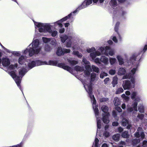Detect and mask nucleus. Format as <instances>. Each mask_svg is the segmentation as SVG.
Returning a JSON list of instances; mask_svg holds the SVG:
<instances>
[{
  "instance_id": "nucleus-1",
  "label": "nucleus",
  "mask_w": 147,
  "mask_h": 147,
  "mask_svg": "<svg viewBox=\"0 0 147 147\" xmlns=\"http://www.w3.org/2000/svg\"><path fill=\"white\" fill-rule=\"evenodd\" d=\"M96 76V74L94 73H92L91 74L90 82H89L88 83L87 82H84L83 83V85L85 89L88 93L90 96L97 119V128L98 129H100L101 128V121L98 117L99 112L98 108V106L96 105V101L94 95H92V83H91V82H93Z\"/></svg>"
},
{
  "instance_id": "nucleus-2",
  "label": "nucleus",
  "mask_w": 147,
  "mask_h": 147,
  "mask_svg": "<svg viewBox=\"0 0 147 147\" xmlns=\"http://www.w3.org/2000/svg\"><path fill=\"white\" fill-rule=\"evenodd\" d=\"M134 67L131 70L130 72L126 74V75L123 76L122 79H129L130 81L125 80L123 81L122 86L124 90H129L131 88H134V87L135 83V78L134 75L137 70L139 66V63L137 62L134 64Z\"/></svg>"
},
{
  "instance_id": "nucleus-3",
  "label": "nucleus",
  "mask_w": 147,
  "mask_h": 147,
  "mask_svg": "<svg viewBox=\"0 0 147 147\" xmlns=\"http://www.w3.org/2000/svg\"><path fill=\"white\" fill-rule=\"evenodd\" d=\"M41 49L40 45L39 40L37 39H33L32 43L28 47L24 50L22 51L25 55L28 54L29 56L31 57L34 54H37L39 53Z\"/></svg>"
},
{
  "instance_id": "nucleus-4",
  "label": "nucleus",
  "mask_w": 147,
  "mask_h": 147,
  "mask_svg": "<svg viewBox=\"0 0 147 147\" xmlns=\"http://www.w3.org/2000/svg\"><path fill=\"white\" fill-rule=\"evenodd\" d=\"M36 28H38V31L40 32H48L51 34V36L55 37L57 34L56 30H52L51 29L52 26L49 23H43L41 22H38L33 21Z\"/></svg>"
},
{
  "instance_id": "nucleus-5",
  "label": "nucleus",
  "mask_w": 147,
  "mask_h": 147,
  "mask_svg": "<svg viewBox=\"0 0 147 147\" xmlns=\"http://www.w3.org/2000/svg\"><path fill=\"white\" fill-rule=\"evenodd\" d=\"M33 63H35V65H37V66L45 65L57 66L61 67L71 73V68L68 65H65L64 63H57V62L56 61L50 60L47 62L45 61H43L40 60H37L36 62H34Z\"/></svg>"
},
{
  "instance_id": "nucleus-6",
  "label": "nucleus",
  "mask_w": 147,
  "mask_h": 147,
  "mask_svg": "<svg viewBox=\"0 0 147 147\" xmlns=\"http://www.w3.org/2000/svg\"><path fill=\"white\" fill-rule=\"evenodd\" d=\"M30 69L28 67H23L19 70V76H16L13 71H10L9 73L10 75L15 80L17 86L20 89V84L22 77L26 74L28 71Z\"/></svg>"
},
{
  "instance_id": "nucleus-7",
  "label": "nucleus",
  "mask_w": 147,
  "mask_h": 147,
  "mask_svg": "<svg viewBox=\"0 0 147 147\" xmlns=\"http://www.w3.org/2000/svg\"><path fill=\"white\" fill-rule=\"evenodd\" d=\"M138 92L136 91H133L131 94V98L132 99L134 100L132 104V107L127 106V110L129 112H131L134 110L135 111L132 114L133 116L135 113L138 111L137 106L138 102H139L140 100V97L138 96Z\"/></svg>"
},
{
  "instance_id": "nucleus-8",
  "label": "nucleus",
  "mask_w": 147,
  "mask_h": 147,
  "mask_svg": "<svg viewBox=\"0 0 147 147\" xmlns=\"http://www.w3.org/2000/svg\"><path fill=\"white\" fill-rule=\"evenodd\" d=\"M37 60H30L27 58L26 57L23 55H21L18 59V62L23 67H28V68L31 69L34 67L37 66V65L34 63V62H35Z\"/></svg>"
},
{
  "instance_id": "nucleus-9",
  "label": "nucleus",
  "mask_w": 147,
  "mask_h": 147,
  "mask_svg": "<svg viewBox=\"0 0 147 147\" xmlns=\"http://www.w3.org/2000/svg\"><path fill=\"white\" fill-rule=\"evenodd\" d=\"M101 55V53L98 51H96L95 52L91 53L90 54V57L94 62L96 63H100L101 62L103 63L105 65H107L108 64V58L104 56H102L100 59L97 58L95 59L96 57L99 56Z\"/></svg>"
},
{
  "instance_id": "nucleus-10",
  "label": "nucleus",
  "mask_w": 147,
  "mask_h": 147,
  "mask_svg": "<svg viewBox=\"0 0 147 147\" xmlns=\"http://www.w3.org/2000/svg\"><path fill=\"white\" fill-rule=\"evenodd\" d=\"M2 63L4 68H6L7 70H15L17 69L18 67V65L17 64L11 65L9 66L10 64V61L9 59L7 58H3Z\"/></svg>"
},
{
  "instance_id": "nucleus-11",
  "label": "nucleus",
  "mask_w": 147,
  "mask_h": 147,
  "mask_svg": "<svg viewBox=\"0 0 147 147\" xmlns=\"http://www.w3.org/2000/svg\"><path fill=\"white\" fill-rule=\"evenodd\" d=\"M104 1V0H85L78 7L77 9L81 10L86 8L92 4V2L94 3H96L98 2L100 4H102Z\"/></svg>"
},
{
  "instance_id": "nucleus-12",
  "label": "nucleus",
  "mask_w": 147,
  "mask_h": 147,
  "mask_svg": "<svg viewBox=\"0 0 147 147\" xmlns=\"http://www.w3.org/2000/svg\"><path fill=\"white\" fill-rule=\"evenodd\" d=\"M98 50L101 53L103 54H104L107 56L109 55L111 56H113L115 54V52L113 50H111L109 47L106 46L105 47H101Z\"/></svg>"
},
{
  "instance_id": "nucleus-13",
  "label": "nucleus",
  "mask_w": 147,
  "mask_h": 147,
  "mask_svg": "<svg viewBox=\"0 0 147 147\" xmlns=\"http://www.w3.org/2000/svg\"><path fill=\"white\" fill-rule=\"evenodd\" d=\"M68 18V16H66L60 20H59L56 22L52 23V24H53V26H54V28L57 27V26H58L59 28H61L63 27V25L61 23L66 21Z\"/></svg>"
},
{
  "instance_id": "nucleus-14",
  "label": "nucleus",
  "mask_w": 147,
  "mask_h": 147,
  "mask_svg": "<svg viewBox=\"0 0 147 147\" xmlns=\"http://www.w3.org/2000/svg\"><path fill=\"white\" fill-rule=\"evenodd\" d=\"M141 128L139 127L137 131L134 134V136L136 138H139L140 137L142 139H144L145 137L144 133L141 130Z\"/></svg>"
},
{
  "instance_id": "nucleus-15",
  "label": "nucleus",
  "mask_w": 147,
  "mask_h": 147,
  "mask_svg": "<svg viewBox=\"0 0 147 147\" xmlns=\"http://www.w3.org/2000/svg\"><path fill=\"white\" fill-rule=\"evenodd\" d=\"M86 70L84 71L86 76H89L90 72L92 71V69L90 64L86 65L85 66Z\"/></svg>"
},
{
  "instance_id": "nucleus-16",
  "label": "nucleus",
  "mask_w": 147,
  "mask_h": 147,
  "mask_svg": "<svg viewBox=\"0 0 147 147\" xmlns=\"http://www.w3.org/2000/svg\"><path fill=\"white\" fill-rule=\"evenodd\" d=\"M73 40V37L72 36H69L68 40L66 42V47L67 48H70L71 47Z\"/></svg>"
},
{
  "instance_id": "nucleus-17",
  "label": "nucleus",
  "mask_w": 147,
  "mask_h": 147,
  "mask_svg": "<svg viewBox=\"0 0 147 147\" xmlns=\"http://www.w3.org/2000/svg\"><path fill=\"white\" fill-rule=\"evenodd\" d=\"M109 113L103 115L102 120L104 123L107 124L110 121L109 118Z\"/></svg>"
},
{
  "instance_id": "nucleus-18",
  "label": "nucleus",
  "mask_w": 147,
  "mask_h": 147,
  "mask_svg": "<svg viewBox=\"0 0 147 147\" xmlns=\"http://www.w3.org/2000/svg\"><path fill=\"white\" fill-rule=\"evenodd\" d=\"M140 53H136L134 54L131 57V60L136 61L137 60H140V56H139Z\"/></svg>"
},
{
  "instance_id": "nucleus-19",
  "label": "nucleus",
  "mask_w": 147,
  "mask_h": 147,
  "mask_svg": "<svg viewBox=\"0 0 147 147\" xmlns=\"http://www.w3.org/2000/svg\"><path fill=\"white\" fill-rule=\"evenodd\" d=\"M116 58L118 61L119 65H122L124 64V59L121 55H117Z\"/></svg>"
},
{
  "instance_id": "nucleus-20",
  "label": "nucleus",
  "mask_w": 147,
  "mask_h": 147,
  "mask_svg": "<svg viewBox=\"0 0 147 147\" xmlns=\"http://www.w3.org/2000/svg\"><path fill=\"white\" fill-rule=\"evenodd\" d=\"M109 4L113 9H116L117 8V5L116 0H111Z\"/></svg>"
},
{
  "instance_id": "nucleus-21",
  "label": "nucleus",
  "mask_w": 147,
  "mask_h": 147,
  "mask_svg": "<svg viewBox=\"0 0 147 147\" xmlns=\"http://www.w3.org/2000/svg\"><path fill=\"white\" fill-rule=\"evenodd\" d=\"M56 54L58 56H61L63 55V48L61 47H59L56 51Z\"/></svg>"
},
{
  "instance_id": "nucleus-22",
  "label": "nucleus",
  "mask_w": 147,
  "mask_h": 147,
  "mask_svg": "<svg viewBox=\"0 0 147 147\" xmlns=\"http://www.w3.org/2000/svg\"><path fill=\"white\" fill-rule=\"evenodd\" d=\"M101 109L102 111L105 114L109 113L108 112V108L107 106L103 105L101 107Z\"/></svg>"
},
{
  "instance_id": "nucleus-23",
  "label": "nucleus",
  "mask_w": 147,
  "mask_h": 147,
  "mask_svg": "<svg viewBox=\"0 0 147 147\" xmlns=\"http://www.w3.org/2000/svg\"><path fill=\"white\" fill-rule=\"evenodd\" d=\"M126 70L124 68L121 67L119 68L118 70V74L119 75H124L125 73Z\"/></svg>"
},
{
  "instance_id": "nucleus-24",
  "label": "nucleus",
  "mask_w": 147,
  "mask_h": 147,
  "mask_svg": "<svg viewBox=\"0 0 147 147\" xmlns=\"http://www.w3.org/2000/svg\"><path fill=\"white\" fill-rule=\"evenodd\" d=\"M67 60L70 64L72 65H76L78 63V61L74 60L71 59H67Z\"/></svg>"
},
{
  "instance_id": "nucleus-25",
  "label": "nucleus",
  "mask_w": 147,
  "mask_h": 147,
  "mask_svg": "<svg viewBox=\"0 0 147 147\" xmlns=\"http://www.w3.org/2000/svg\"><path fill=\"white\" fill-rule=\"evenodd\" d=\"M118 78L117 76H115L113 78V81L111 83L113 84V87H115V85L118 84Z\"/></svg>"
},
{
  "instance_id": "nucleus-26",
  "label": "nucleus",
  "mask_w": 147,
  "mask_h": 147,
  "mask_svg": "<svg viewBox=\"0 0 147 147\" xmlns=\"http://www.w3.org/2000/svg\"><path fill=\"white\" fill-rule=\"evenodd\" d=\"M69 38V36H67L66 35H63L60 37L61 41L63 43H64L65 41L68 40Z\"/></svg>"
},
{
  "instance_id": "nucleus-27",
  "label": "nucleus",
  "mask_w": 147,
  "mask_h": 147,
  "mask_svg": "<svg viewBox=\"0 0 147 147\" xmlns=\"http://www.w3.org/2000/svg\"><path fill=\"white\" fill-rule=\"evenodd\" d=\"M74 69L76 71L82 72L84 70V67H80L77 65L75 67Z\"/></svg>"
},
{
  "instance_id": "nucleus-28",
  "label": "nucleus",
  "mask_w": 147,
  "mask_h": 147,
  "mask_svg": "<svg viewBox=\"0 0 147 147\" xmlns=\"http://www.w3.org/2000/svg\"><path fill=\"white\" fill-rule=\"evenodd\" d=\"M144 115L143 114L139 113L137 116V117L136 119V121H139V120L142 121L144 117Z\"/></svg>"
},
{
  "instance_id": "nucleus-29",
  "label": "nucleus",
  "mask_w": 147,
  "mask_h": 147,
  "mask_svg": "<svg viewBox=\"0 0 147 147\" xmlns=\"http://www.w3.org/2000/svg\"><path fill=\"white\" fill-rule=\"evenodd\" d=\"M73 54L74 55L77 56L78 57L81 58L82 56V54L79 53L78 51H74L73 52Z\"/></svg>"
},
{
  "instance_id": "nucleus-30",
  "label": "nucleus",
  "mask_w": 147,
  "mask_h": 147,
  "mask_svg": "<svg viewBox=\"0 0 147 147\" xmlns=\"http://www.w3.org/2000/svg\"><path fill=\"white\" fill-rule=\"evenodd\" d=\"M113 102L115 106H118L120 104L119 99L117 97L115 98Z\"/></svg>"
},
{
  "instance_id": "nucleus-31",
  "label": "nucleus",
  "mask_w": 147,
  "mask_h": 147,
  "mask_svg": "<svg viewBox=\"0 0 147 147\" xmlns=\"http://www.w3.org/2000/svg\"><path fill=\"white\" fill-rule=\"evenodd\" d=\"M80 10L78 9L77 8L74 11L71 12L67 16L68 17V18H71V17L75 16L76 15V13L78 12V11Z\"/></svg>"
},
{
  "instance_id": "nucleus-32",
  "label": "nucleus",
  "mask_w": 147,
  "mask_h": 147,
  "mask_svg": "<svg viewBox=\"0 0 147 147\" xmlns=\"http://www.w3.org/2000/svg\"><path fill=\"white\" fill-rule=\"evenodd\" d=\"M138 110L141 113H144L143 106L142 104H140L138 105Z\"/></svg>"
},
{
  "instance_id": "nucleus-33",
  "label": "nucleus",
  "mask_w": 147,
  "mask_h": 147,
  "mask_svg": "<svg viewBox=\"0 0 147 147\" xmlns=\"http://www.w3.org/2000/svg\"><path fill=\"white\" fill-rule=\"evenodd\" d=\"M120 137V135L119 134L113 135V139L115 141H118L119 140Z\"/></svg>"
},
{
  "instance_id": "nucleus-34",
  "label": "nucleus",
  "mask_w": 147,
  "mask_h": 147,
  "mask_svg": "<svg viewBox=\"0 0 147 147\" xmlns=\"http://www.w3.org/2000/svg\"><path fill=\"white\" fill-rule=\"evenodd\" d=\"M109 61L111 65H113L115 64L116 61V59L115 58L110 57Z\"/></svg>"
},
{
  "instance_id": "nucleus-35",
  "label": "nucleus",
  "mask_w": 147,
  "mask_h": 147,
  "mask_svg": "<svg viewBox=\"0 0 147 147\" xmlns=\"http://www.w3.org/2000/svg\"><path fill=\"white\" fill-rule=\"evenodd\" d=\"M91 68L94 71L97 73H98L99 72V69L96 66H95V65H92L91 66Z\"/></svg>"
},
{
  "instance_id": "nucleus-36",
  "label": "nucleus",
  "mask_w": 147,
  "mask_h": 147,
  "mask_svg": "<svg viewBox=\"0 0 147 147\" xmlns=\"http://www.w3.org/2000/svg\"><path fill=\"white\" fill-rule=\"evenodd\" d=\"M140 140L139 139H134L132 141V144L134 146L136 145L138 143L140 142Z\"/></svg>"
},
{
  "instance_id": "nucleus-37",
  "label": "nucleus",
  "mask_w": 147,
  "mask_h": 147,
  "mask_svg": "<svg viewBox=\"0 0 147 147\" xmlns=\"http://www.w3.org/2000/svg\"><path fill=\"white\" fill-rule=\"evenodd\" d=\"M51 38H48L46 37H43L42 38V40L43 42L45 43H47L51 40Z\"/></svg>"
},
{
  "instance_id": "nucleus-38",
  "label": "nucleus",
  "mask_w": 147,
  "mask_h": 147,
  "mask_svg": "<svg viewBox=\"0 0 147 147\" xmlns=\"http://www.w3.org/2000/svg\"><path fill=\"white\" fill-rule=\"evenodd\" d=\"M128 123V121L127 119H123L122 121V124L123 126H126Z\"/></svg>"
},
{
  "instance_id": "nucleus-39",
  "label": "nucleus",
  "mask_w": 147,
  "mask_h": 147,
  "mask_svg": "<svg viewBox=\"0 0 147 147\" xmlns=\"http://www.w3.org/2000/svg\"><path fill=\"white\" fill-rule=\"evenodd\" d=\"M122 136L124 138H127L128 136V131H125L122 134Z\"/></svg>"
},
{
  "instance_id": "nucleus-40",
  "label": "nucleus",
  "mask_w": 147,
  "mask_h": 147,
  "mask_svg": "<svg viewBox=\"0 0 147 147\" xmlns=\"http://www.w3.org/2000/svg\"><path fill=\"white\" fill-rule=\"evenodd\" d=\"M123 91V90L122 88H119L116 92V94H120Z\"/></svg>"
},
{
  "instance_id": "nucleus-41",
  "label": "nucleus",
  "mask_w": 147,
  "mask_h": 147,
  "mask_svg": "<svg viewBox=\"0 0 147 147\" xmlns=\"http://www.w3.org/2000/svg\"><path fill=\"white\" fill-rule=\"evenodd\" d=\"M86 51L90 53L91 52L95 51H96V49L94 47H92L91 48H88L87 49Z\"/></svg>"
},
{
  "instance_id": "nucleus-42",
  "label": "nucleus",
  "mask_w": 147,
  "mask_h": 147,
  "mask_svg": "<svg viewBox=\"0 0 147 147\" xmlns=\"http://www.w3.org/2000/svg\"><path fill=\"white\" fill-rule=\"evenodd\" d=\"M99 140L97 138H96L94 141V142L93 143V145L95 147H98V144Z\"/></svg>"
},
{
  "instance_id": "nucleus-43",
  "label": "nucleus",
  "mask_w": 147,
  "mask_h": 147,
  "mask_svg": "<svg viewBox=\"0 0 147 147\" xmlns=\"http://www.w3.org/2000/svg\"><path fill=\"white\" fill-rule=\"evenodd\" d=\"M12 53L13 55L16 56H20L21 55V52L20 51H14Z\"/></svg>"
},
{
  "instance_id": "nucleus-44",
  "label": "nucleus",
  "mask_w": 147,
  "mask_h": 147,
  "mask_svg": "<svg viewBox=\"0 0 147 147\" xmlns=\"http://www.w3.org/2000/svg\"><path fill=\"white\" fill-rule=\"evenodd\" d=\"M108 75L105 72H102L100 75V77L101 78H103L105 76H107Z\"/></svg>"
},
{
  "instance_id": "nucleus-45",
  "label": "nucleus",
  "mask_w": 147,
  "mask_h": 147,
  "mask_svg": "<svg viewBox=\"0 0 147 147\" xmlns=\"http://www.w3.org/2000/svg\"><path fill=\"white\" fill-rule=\"evenodd\" d=\"M109 99L107 98H100L99 99L100 101L101 102H107L108 100Z\"/></svg>"
},
{
  "instance_id": "nucleus-46",
  "label": "nucleus",
  "mask_w": 147,
  "mask_h": 147,
  "mask_svg": "<svg viewBox=\"0 0 147 147\" xmlns=\"http://www.w3.org/2000/svg\"><path fill=\"white\" fill-rule=\"evenodd\" d=\"M63 54L65 53H69L70 52V50L69 49H67L65 48H63Z\"/></svg>"
},
{
  "instance_id": "nucleus-47",
  "label": "nucleus",
  "mask_w": 147,
  "mask_h": 147,
  "mask_svg": "<svg viewBox=\"0 0 147 147\" xmlns=\"http://www.w3.org/2000/svg\"><path fill=\"white\" fill-rule=\"evenodd\" d=\"M82 61V62L84 63L85 64H86V65L90 64V62L88 61H87L85 58H83Z\"/></svg>"
},
{
  "instance_id": "nucleus-48",
  "label": "nucleus",
  "mask_w": 147,
  "mask_h": 147,
  "mask_svg": "<svg viewBox=\"0 0 147 147\" xmlns=\"http://www.w3.org/2000/svg\"><path fill=\"white\" fill-rule=\"evenodd\" d=\"M119 24V22H117L115 25V30L116 32H117L118 31V27Z\"/></svg>"
},
{
  "instance_id": "nucleus-49",
  "label": "nucleus",
  "mask_w": 147,
  "mask_h": 147,
  "mask_svg": "<svg viewBox=\"0 0 147 147\" xmlns=\"http://www.w3.org/2000/svg\"><path fill=\"white\" fill-rule=\"evenodd\" d=\"M109 73L111 75H114L116 73V70L115 69H112L109 70Z\"/></svg>"
},
{
  "instance_id": "nucleus-50",
  "label": "nucleus",
  "mask_w": 147,
  "mask_h": 147,
  "mask_svg": "<svg viewBox=\"0 0 147 147\" xmlns=\"http://www.w3.org/2000/svg\"><path fill=\"white\" fill-rule=\"evenodd\" d=\"M111 38L115 43H117L118 42V40L115 36H111Z\"/></svg>"
},
{
  "instance_id": "nucleus-51",
  "label": "nucleus",
  "mask_w": 147,
  "mask_h": 147,
  "mask_svg": "<svg viewBox=\"0 0 147 147\" xmlns=\"http://www.w3.org/2000/svg\"><path fill=\"white\" fill-rule=\"evenodd\" d=\"M45 49L46 51H49L52 48L49 47V45H47L45 47Z\"/></svg>"
},
{
  "instance_id": "nucleus-52",
  "label": "nucleus",
  "mask_w": 147,
  "mask_h": 147,
  "mask_svg": "<svg viewBox=\"0 0 147 147\" xmlns=\"http://www.w3.org/2000/svg\"><path fill=\"white\" fill-rule=\"evenodd\" d=\"M50 42H51V44L53 45H55L56 44V40L55 39L51 38Z\"/></svg>"
},
{
  "instance_id": "nucleus-53",
  "label": "nucleus",
  "mask_w": 147,
  "mask_h": 147,
  "mask_svg": "<svg viewBox=\"0 0 147 147\" xmlns=\"http://www.w3.org/2000/svg\"><path fill=\"white\" fill-rule=\"evenodd\" d=\"M103 135L105 137H108L109 136V133L107 131H105Z\"/></svg>"
},
{
  "instance_id": "nucleus-54",
  "label": "nucleus",
  "mask_w": 147,
  "mask_h": 147,
  "mask_svg": "<svg viewBox=\"0 0 147 147\" xmlns=\"http://www.w3.org/2000/svg\"><path fill=\"white\" fill-rule=\"evenodd\" d=\"M142 147H147V141L144 140L143 142Z\"/></svg>"
},
{
  "instance_id": "nucleus-55",
  "label": "nucleus",
  "mask_w": 147,
  "mask_h": 147,
  "mask_svg": "<svg viewBox=\"0 0 147 147\" xmlns=\"http://www.w3.org/2000/svg\"><path fill=\"white\" fill-rule=\"evenodd\" d=\"M147 50V45H146L143 49V50L142 51H141V52L142 53H144L146 50Z\"/></svg>"
},
{
  "instance_id": "nucleus-56",
  "label": "nucleus",
  "mask_w": 147,
  "mask_h": 147,
  "mask_svg": "<svg viewBox=\"0 0 147 147\" xmlns=\"http://www.w3.org/2000/svg\"><path fill=\"white\" fill-rule=\"evenodd\" d=\"M59 30V32L61 33H63L65 31V29L64 28H63L62 27Z\"/></svg>"
},
{
  "instance_id": "nucleus-57",
  "label": "nucleus",
  "mask_w": 147,
  "mask_h": 147,
  "mask_svg": "<svg viewBox=\"0 0 147 147\" xmlns=\"http://www.w3.org/2000/svg\"><path fill=\"white\" fill-rule=\"evenodd\" d=\"M110 80V79L109 78H105L104 80V83L105 84H107L108 82Z\"/></svg>"
},
{
  "instance_id": "nucleus-58",
  "label": "nucleus",
  "mask_w": 147,
  "mask_h": 147,
  "mask_svg": "<svg viewBox=\"0 0 147 147\" xmlns=\"http://www.w3.org/2000/svg\"><path fill=\"white\" fill-rule=\"evenodd\" d=\"M116 109L119 112H121L122 109L121 108L119 107H116Z\"/></svg>"
},
{
  "instance_id": "nucleus-59",
  "label": "nucleus",
  "mask_w": 147,
  "mask_h": 147,
  "mask_svg": "<svg viewBox=\"0 0 147 147\" xmlns=\"http://www.w3.org/2000/svg\"><path fill=\"white\" fill-rule=\"evenodd\" d=\"M7 147H21V143L20 144H18L17 145H13L11 146H8Z\"/></svg>"
},
{
  "instance_id": "nucleus-60",
  "label": "nucleus",
  "mask_w": 147,
  "mask_h": 147,
  "mask_svg": "<svg viewBox=\"0 0 147 147\" xmlns=\"http://www.w3.org/2000/svg\"><path fill=\"white\" fill-rule=\"evenodd\" d=\"M112 125L114 126H117L118 125V123L116 122H114L112 123Z\"/></svg>"
},
{
  "instance_id": "nucleus-61",
  "label": "nucleus",
  "mask_w": 147,
  "mask_h": 147,
  "mask_svg": "<svg viewBox=\"0 0 147 147\" xmlns=\"http://www.w3.org/2000/svg\"><path fill=\"white\" fill-rule=\"evenodd\" d=\"M127 128L128 129H130L131 127H132L131 125V124H129V123H128V124H127Z\"/></svg>"
},
{
  "instance_id": "nucleus-62",
  "label": "nucleus",
  "mask_w": 147,
  "mask_h": 147,
  "mask_svg": "<svg viewBox=\"0 0 147 147\" xmlns=\"http://www.w3.org/2000/svg\"><path fill=\"white\" fill-rule=\"evenodd\" d=\"M118 35V37H119V40L121 41L122 39V38L120 35V34L119 33L118 31H117V32Z\"/></svg>"
},
{
  "instance_id": "nucleus-63",
  "label": "nucleus",
  "mask_w": 147,
  "mask_h": 147,
  "mask_svg": "<svg viewBox=\"0 0 147 147\" xmlns=\"http://www.w3.org/2000/svg\"><path fill=\"white\" fill-rule=\"evenodd\" d=\"M118 130L119 132H121L123 131V129L122 127H119L118 128Z\"/></svg>"
},
{
  "instance_id": "nucleus-64",
  "label": "nucleus",
  "mask_w": 147,
  "mask_h": 147,
  "mask_svg": "<svg viewBox=\"0 0 147 147\" xmlns=\"http://www.w3.org/2000/svg\"><path fill=\"white\" fill-rule=\"evenodd\" d=\"M113 115V117H115L117 116V114L116 112L114 111H113L112 112Z\"/></svg>"
}]
</instances>
